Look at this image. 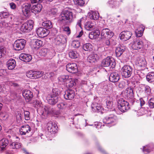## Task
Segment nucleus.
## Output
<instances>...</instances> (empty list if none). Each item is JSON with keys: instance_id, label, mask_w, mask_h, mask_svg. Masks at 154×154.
Wrapping results in <instances>:
<instances>
[{"instance_id": "obj_37", "label": "nucleus", "mask_w": 154, "mask_h": 154, "mask_svg": "<svg viewBox=\"0 0 154 154\" xmlns=\"http://www.w3.org/2000/svg\"><path fill=\"white\" fill-rule=\"evenodd\" d=\"M75 84V83L73 79L69 78L68 80H67L66 81V82L65 84V85L66 87L71 88Z\"/></svg>"}, {"instance_id": "obj_13", "label": "nucleus", "mask_w": 154, "mask_h": 154, "mask_svg": "<svg viewBox=\"0 0 154 154\" xmlns=\"http://www.w3.org/2000/svg\"><path fill=\"white\" fill-rule=\"evenodd\" d=\"M22 94L26 101L27 102L30 101L33 96L32 93L29 90L23 91Z\"/></svg>"}, {"instance_id": "obj_60", "label": "nucleus", "mask_w": 154, "mask_h": 154, "mask_svg": "<svg viewBox=\"0 0 154 154\" xmlns=\"http://www.w3.org/2000/svg\"><path fill=\"white\" fill-rule=\"evenodd\" d=\"M0 15L3 18H6L9 16V13L7 12H2L1 13Z\"/></svg>"}, {"instance_id": "obj_11", "label": "nucleus", "mask_w": 154, "mask_h": 154, "mask_svg": "<svg viewBox=\"0 0 154 154\" xmlns=\"http://www.w3.org/2000/svg\"><path fill=\"white\" fill-rule=\"evenodd\" d=\"M132 35L131 32L128 31H124L120 33L119 37L123 41H126L130 38Z\"/></svg>"}, {"instance_id": "obj_24", "label": "nucleus", "mask_w": 154, "mask_h": 154, "mask_svg": "<svg viewBox=\"0 0 154 154\" xmlns=\"http://www.w3.org/2000/svg\"><path fill=\"white\" fill-rule=\"evenodd\" d=\"M125 47L123 46L120 45L117 47L115 51L116 56L118 57H120L125 50Z\"/></svg>"}, {"instance_id": "obj_27", "label": "nucleus", "mask_w": 154, "mask_h": 154, "mask_svg": "<svg viewBox=\"0 0 154 154\" xmlns=\"http://www.w3.org/2000/svg\"><path fill=\"white\" fill-rule=\"evenodd\" d=\"M116 121L114 116L111 115L110 116L106 117L103 119V122L106 124H111Z\"/></svg>"}, {"instance_id": "obj_51", "label": "nucleus", "mask_w": 154, "mask_h": 154, "mask_svg": "<svg viewBox=\"0 0 154 154\" xmlns=\"http://www.w3.org/2000/svg\"><path fill=\"white\" fill-rule=\"evenodd\" d=\"M5 53V47H0V58L4 56Z\"/></svg>"}, {"instance_id": "obj_20", "label": "nucleus", "mask_w": 154, "mask_h": 154, "mask_svg": "<svg viewBox=\"0 0 154 154\" xmlns=\"http://www.w3.org/2000/svg\"><path fill=\"white\" fill-rule=\"evenodd\" d=\"M109 78L110 82H116L119 80V76L117 72H113L110 74Z\"/></svg>"}, {"instance_id": "obj_64", "label": "nucleus", "mask_w": 154, "mask_h": 154, "mask_svg": "<svg viewBox=\"0 0 154 154\" xmlns=\"http://www.w3.org/2000/svg\"><path fill=\"white\" fill-rule=\"evenodd\" d=\"M8 26V24L4 22H1L0 23V27H6Z\"/></svg>"}, {"instance_id": "obj_17", "label": "nucleus", "mask_w": 154, "mask_h": 154, "mask_svg": "<svg viewBox=\"0 0 154 154\" xmlns=\"http://www.w3.org/2000/svg\"><path fill=\"white\" fill-rule=\"evenodd\" d=\"M31 9L30 4L26 3L22 7V11L25 16H28L30 14Z\"/></svg>"}, {"instance_id": "obj_42", "label": "nucleus", "mask_w": 154, "mask_h": 154, "mask_svg": "<svg viewBox=\"0 0 154 154\" xmlns=\"http://www.w3.org/2000/svg\"><path fill=\"white\" fill-rule=\"evenodd\" d=\"M69 78V76L67 75H62L59 77L58 79L60 82H64V84H65L66 81L68 80Z\"/></svg>"}, {"instance_id": "obj_10", "label": "nucleus", "mask_w": 154, "mask_h": 154, "mask_svg": "<svg viewBox=\"0 0 154 154\" xmlns=\"http://www.w3.org/2000/svg\"><path fill=\"white\" fill-rule=\"evenodd\" d=\"M48 103L52 105H54L59 100L58 97L54 96L51 94H48L46 97Z\"/></svg>"}, {"instance_id": "obj_5", "label": "nucleus", "mask_w": 154, "mask_h": 154, "mask_svg": "<svg viewBox=\"0 0 154 154\" xmlns=\"http://www.w3.org/2000/svg\"><path fill=\"white\" fill-rule=\"evenodd\" d=\"M34 22L32 20H29L24 23L21 26L20 30L23 32H28L33 28Z\"/></svg>"}, {"instance_id": "obj_19", "label": "nucleus", "mask_w": 154, "mask_h": 154, "mask_svg": "<svg viewBox=\"0 0 154 154\" xmlns=\"http://www.w3.org/2000/svg\"><path fill=\"white\" fill-rule=\"evenodd\" d=\"M31 129L29 126L28 125L22 126L20 129V132L21 134L25 135L27 133H29L31 131Z\"/></svg>"}, {"instance_id": "obj_41", "label": "nucleus", "mask_w": 154, "mask_h": 154, "mask_svg": "<svg viewBox=\"0 0 154 154\" xmlns=\"http://www.w3.org/2000/svg\"><path fill=\"white\" fill-rule=\"evenodd\" d=\"M97 55L95 54H91L89 56L88 58V61L90 63L95 62L96 60V56Z\"/></svg>"}, {"instance_id": "obj_63", "label": "nucleus", "mask_w": 154, "mask_h": 154, "mask_svg": "<svg viewBox=\"0 0 154 154\" xmlns=\"http://www.w3.org/2000/svg\"><path fill=\"white\" fill-rule=\"evenodd\" d=\"M57 12V9L56 8L52 9L50 11L51 13L53 15H56Z\"/></svg>"}, {"instance_id": "obj_25", "label": "nucleus", "mask_w": 154, "mask_h": 154, "mask_svg": "<svg viewBox=\"0 0 154 154\" xmlns=\"http://www.w3.org/2000/svg\"><path fill=\"white\" fill-rule=\"evenodd\" d=\"M7 65L9 69L12 70L16 66V62L14 59H10L7 62Z\"/></svg>"}, {"instance_id": "obj_50", "label": "nucleus", "mask_w": 154, "mask_h": 154, "mask_svg": "<svg viewBox=\"0 0 154 154\" xmlns=\"http://www.w3.org/2000/svg\"><path fill=\"white\" fill-rule=\"evenodd\" d=\"M67 104L65 103H61L58 104L57 105L58 108L60 109H62L66 108L67 107Z\"/></svg>"}, {"instance_id": "obj_8", "label": "nucleus", "mask_w": 154, "mask_h": 154, "mask_svg": "<svg viewBox=\"0 0 154 154\" xmlns=\"http://www.w3.org/2000/svg\"><path fill=\"white\" fill-rule=\"evenodd\" d=\"M36 32L39 37L44 38L48 35L49 31L48 30L45 28L40 27L37 29Z\"/></svg>"}, {"instance_id": "obj_6", "label": "nucleus", "mask_w": 154, "mask_h": 154, "mask_svg": "<svg viewBox=\"0 0 154 154\" xmlns=\"http://www.w3.org/2000/svg\"><path fill=\"white\" fill-rule=\"evenodd\" d=\"M26 41L22 39L16 40L14 45V48L16 50L20 51L24 48L26 43Z\"/></svg>"}, {"instance_id": "obj_55", "label": "nucleus", "mask_w": 154, "mask_h": 154, "mask_svg": "<svg viewBox=\"0 0 154 154\" xmlns=\"http://www.w3.org/2000/svg\"><path fill=\"white\" fill-rule=\"evenodd\" d=\"M149 105L151 108H154V98H152L149 101Z\"/></svg>"}, {"instance_id": "obj_36", "label": "nucleus", "mask_w": 154, "mask_h": 154, "mask_svg": "<svg viewBox=\"0 0 154 154\" xmlns=\"http://www.w3.org/2000/svg\"><path fill=\"white\" fill-rule=\"evenodd\" d=\"M49 53V51L48 49L45 48L41 49L39 52L40 55L43 57L46 56Z\"/></svg>"}, {"instance_id": "obj_57", "label": "nucleus", "mask_w": 154, "mask_h": 154, "mask_svg": "<svg viewBox=\"0 0 154 154\" xmlns=\"http://www.w3.org/2000/svg\"><path fill=\"white\" fill-rule=\"evenodd\" d=\"M84 19L83 17L81 18L79 20H78L76 24V26H79L82 29L81 23L83 22Z\"/></svg>"}, {"instance_id": "obj_58", "label": "nucleus", "mask_w": 154, "mask_h": 154, "mask_svg": "<svg viewBox=\"0 0 154 154\" xmlns=\"http://www.w3.org/2000/svg\"><path fill=\"white\" fill-rule=\"evenodd\" d=\"M8 115L5 113H2L0 115V117L3 120H6L8 118Z\"/></svg>"}, {"instance_id": "obj_61", "label": "nucleus", "mask_w": 154, "mask_h": 154, "mask_svg": "<svg viewBox=\"0 0 154 154\" xmlns=\"http://www.w3.org/2000/svg\"><path fill=\"white\" fill-rule=\"evenodd\" d=\"M64 31L66 32L68 35H69L71 33V31L69 27L66 26L64 29Z\"/></svg>"}, {"instance_id": "obj_26", "label": "nucleus", "mask_w": 154, "mask_h": 154, "mask_svg": "<svg viewBox=\"0 0 154 154\" xmlns=\"http://www.w3.org/2000/svg\"><path fill=\"white\" fill-rule=\"evenodd\" d=\"M94 21H88L85 23V29L88 30H91L94 28Z\"/></svg>"}, {"instance_id": "obj_47", "label": "nucleus", "mask_w": 154, "mask_h": 154, "mask_svg": "<svg viewBox=\"0 0 154 154\" xmlns=\"http://www.w3.org/2000/svg\"><path fill=\"white\" fill-rule=\"evenodd\" d=\"M152 148L149 145H147L143 147V151L144 153H149L152 149Z\"/></svg>"}, {"instance_id": "obj_34", "label": "nucleus", "mask_w": 154, "mask_h": 154, "mask_svg": "<svg viewBox=\"0 0 154 154\" xmlns=\"http://www.w3.org/2000/svg\"><path fill=\"white\" fill-rule=\"evenodd\" d=\"M93 46L90 43H86L83 45L82 48L85 51H91L93 50Z\"/></svg>"}, {"instance_id": "obj_30", "label": "nucleus", "mask_w": 154, "mask_h": 154, "mask_svg": "<svg viewBox=\"0 0 154 154\" xmlns=\"http://www.w3.org/2000/svg\"><path fill=\"white\" fill-rule=\"evenodd\" d=\"M44 110L45 113L47 114L54 113L55 111L54 108L51 107L49 106H45L44 108Z\"/></svg>"}, {"instance_id": "obj_44", "label": "nucleus", "mask_w": 154, "mask_h": 154, "mask_svg": "<svg viewBox=\"0 0 154 154\" xmlns=\"http://www.w3.org/2000/svg\"><path fill=\"white\" fill-rule=\"evenodd\" d=\"M144 29V28H143V27H141V29H140V28L137 29L135 32L137 37H140L142 35Z\"/></svg>"}, {"instance_id": "obj_33", "label": "nucleus", "mask_w": 154, "mask_h": 154, "mask_svg": "<svg viewBox=\"0 0 154 154\" xmlns=\"http://www.w3.org/2000/svg\"><path fill=\"white\" fill-rule=\"evenodd\" d=\"M146 79L149 82H154V72H149L146 76Z\"/></svg>"}, {"instance_id": "obj_1", "label": "nucleus", "mask_w": 154, "mask_h": 154, "mask_svg": "<svg viewBox=\"0 0 154 154\" xmlns=\"http://www.w3.org/2000/svg\"><path fill=\"white\" fill-rule=\"evenodd\" d=\"M58 21L63 25H69L73 21V13L68 10L63 11L59 17Z\"/></svg>"}, {"instance_id": "obj_38", "label": "nucleus", "mask_w": 154, "mask_h": 154, "mask_svg": "<svg viewBox=\"0 0 154 154\" xmlns=\"http://www.w3.org/2000/svg\"><path fill=\"white\" fill-rule=\"evenodd\" d=\"M109 6L111 8H115L119 5V2H115L112 0H109L108 2Z\"/></svg>"}, {"instance_id": "obj_54", "label": "nucleus", "mask_w": 154, "mask_h": 154, "mask_svg": "<svg viewBox=\"0 0 154 154\" xmlns=\"http://www.w3.org/2000/svg\"><path fill=\"white\" fill-rule=\"evenodd\" d=\"M126 85V82L123 80L119 82V86L120 88H123L125 87Z\"/></svg>"}, {"instance_id": "obj_3", "label": "nucleus", "mask_w": 154, "mask_h": 154, "mask_svg": "<svg viewBox=\"0 0 154 154\" xmlns=\"http://www.w3.org/2000/svg\"><path fill=\"white\" fill-rule=\"evenodd\" d=\"M133 69L129 65H124L121 69V72L122 75L125 78L130 77L132 73Z\"/></svg>"}, {"instance_id": "obj_39", "label": "nucleus", "mask_w": 154, "mask_h": 154, "mask_svg": "<svg viewBox=\"0 0 154 154\" xmlns=\"http://www.w3.org/2000/svg\"><path fill=\"white\" fill-rule=\"evenodd\" d=\"M42 25L43 26L49 29L52 27V23L50 21H45L42 23Z\"/></svg>"}, {"instance_id": "obj_4", "label": "nucleus", "mask_w": 154, "mask_h": 154, "mask_svg": "<svg viewBox=\"0 0 154 154\" xmlns=\"http://www.w3.org/2000/svg\"><path fill=\"white\" fill-rule=\"evenodd\" d=\"M101 65L103 66H109L110 68L113 69L115 66L116 63L112 57H108L102 60Z\"/></svg>"}, {"instance_id": "obj_62", "label": "nucleus", "mask_w": 154, "mask_h": 154, "mask_svg": "<svg viewBox=\"0 0 154 154\" xmlns=\"http://www.w3.org/2000/svg\"><path fill=\"white\" fill-rule=\"evenodd\" d=\"M84 4V2L82 0H79L77 1V2H76L75 3V4L78 5H80L81 6H83Z\"/></svg>"}, {"instance_id": "obj_45", "label": "nucleus", "mask_w": 154, "mask_h": 154, "mask_svg": "<svg viewBox=\"0 0 154 154\" xmlns=\"http://www.w3.org/2000/svg\"><path fill=\"white\" fill-rule=\"evenodd\" d=\"M22 114L20 112L18 111L16 113V117L17 123H20L22 122Z\"/></svg>"}, {"instance_id": "obj_43", "label": "nucleus", "mask_w": 154, "mask_h": 154, "mask_svg": "<svg viewBox=\"0 0 154 154\" xmlns=\"http://www.w3.org/2000/svg\"><path fill=\"white\" fill-rule=\"evenodd\" d=\"M69 57L72 58H76L79 56V54L77 52L75 51H71L69 53Z\"/></svg>"}, {"instance_id": "obj_52", "label": "nucleus", "mask_w": 154, "mask_h": 154, "mask_svg": "<svg viewBox=\"0 0 154 154\" xmlns=\"http://www.w3.org/2000/svg\"><path fill=\"white\" fill-rule=\"evenodd\" d=\"M33 74V71L32 70L29 71L26 73V76L28 78L30 79H33L34 76Z\"/></svg>"}, {"instance_id": "obj_49", "label": "nucleus", "mask_w": 154, "mask_h": 154, "mask_svg": "<svg viewBox=\"0 0 154 154\" xmlns=\"http://www.w3.org/2000/svg\"><path fill=\"white\" fill-rule=\"evenodd\" d=\"M42 8V5L40 4H38L35 6L34 11L37 13H39L41 11Z\"/></svg>"}, {"instance_id": "obj_14", "label": "nucleus", "mask_w": 154, "mask_h": 154, "mask_svg": "<svg viewBox=\"0 0 154 154\" xmlns=\"http://www.w3.org/2000/svg\"><path fill=\"white\" fill-rule=\"evenodd\" d=\"M43 44L42 42L38 39H33L30 43L31 47L33 48L38 49L41 47Z\"/></svg>"}, {"instance_id": "obj_23", "label": "nucleus", "mask_w": 154, "mask_h": 154, "mask_svg": "<svg viewBox=\"0 0 154 154\" xmlns=\"http://www.w3.org/2000/svg\"><path fill=\"white\" fill-rule=\"evenodd\" d=\"M136 65L140 67H145L146 64L145 60L143 58L138 57L136 62Z\"/></svg>"}, {"instance_id": "obj_7", "label": "nucleus", "mask_w": 154, "mask_h": 154, "mask_svg": "<svg viewBox=\"0 0 154 154\" xmlns=\"http://www.w3.org/2000/svg\"><path fill=\"white\" fill-rule=\"evenodd\" d=\"M46 128L48 131L52 134L57 132L58 127L56 124L50 121L47 123Z\"/></svg>"}, {"instance_id": "obj_35", "label": "nucleus", "mask_w": 154, "mask_h": 154, "mask_svg": "<svg viewBox=\"0 0 154 154\" xmlns=\"http://www.w3.org/2000/svg\"><path fill=\"white\" fill-rule=\"evenodd\" d=\"M10 147L13 149H18L21 147V144L17 142H12L10 144Z\"/></svg>"}, {"instance_id": "obj_40", "label": "nucleus", "mask_w": 154, "mask_h": 154, "mask_svg": "<svg viewBox=\"0 0 154 154\" xmlns=\"http://www.w3.org/2000/svg\"><path fill=\"white\" fill-rule=\"evenodd\" d=\"M33 72L34 76L33 79H36L40 78L42 76L44 73V72H42L36 71H33Z\"/></svg>"}, {"instance_id": "obj_18", "label": "nucleus", "mask_w": 154, "mask_h": 154, "mask_svg": "<svg viewBox=\"0 0 154 154\" xmlns=\"http://www.w3.org/2000/svg\"><path fill=\"white\" fill-rule=\"evenodd\" d=\"M74 91L72 90H69L65 91L64 96L65 99L70 100L74 98Z\"/></svg>"}, {"instance_id": "obj_46", "label": "nucleus", "mask_w": 154, "mask_h": 154, "mask_svg": "<svg viewBox=\"0 0 154 154\" xmlns=\"http://www.w3.org/2000/svg\"><path fill=\"white\" fill-rule=\"evenodd\" d=\"M60 94V91L58 89L55 88L53 89L52 92L50 94L54 96L58 97Z\"/></svg>"}, {"instance_id": "obj_12", "label": "nucleus", "mask_w": 154, "mask_h": 154, "mask_svg": "<svg viewBox=\"0 0 154 154\" xmlns=\"http://www.w3.org/2000/svg\"><path fill=\"white\" fill-rule=\"evenodd\" d=\"M66 69L69 72L75 73L78 71L77 67L75 63H69L66 65Z\"/></svg>"}, {"instance_id": "obj_29", "label": "nucleus", "mask_w": 154, "mask_h": 154, "mask_svg": "<svg viewBox=\"0 0 154 154\" xmlns=\"http://www.w3.org/2000/svg\"><path fill=\"white\" fill-rule=\"evenodd\" d=\"M125 94L128 97L132 98L133 97L134 93L132 88L130 87H128L125 92Z\"/></svg>"}, {"instance_id": "obj_22", "label": "nucleus", "mask_w": 154, "mask_h": 154, "mask_svg": "<svg viewBox=\"0 0 154 154\" xmlns=\"http://www.w3.org/2000/svg\"><path fill=\"white\" fill-rule=\"evenodd\" d=\"M92 111L95 112H100L102 114L103 108L102 106L97 103L93 104L91 106Z\"/></svg>"}, {"instance_id": "obj_28", "label": "nucleus", "mask_w": 154, "mask_h": 154, "mask_svg": "<svg viewBox=\"0 0 154 154\" xmlns=\"http://www.w3.org/2000/svg\"><path fill=\"white\" fill-rule=\"evenodd\" d=\"M100 34V31L96 30L91 32L89 35V37L91 39H95L97 38Z\"/></svg>"}, {"instance_id": "obj_9", "label": "nucleus", "mask_w": 154, "mask_h": 154, "mask_svg": "<svg viewBox=\"0 0 154 154\" xmlns=\"http://www.w3.org/2000/svg\"><path fill=\"white\" fill-rule=\"evenodd\" d=\"M143 46V42L138 39L136 38L134 40L131 47L134 50H138L142 48Z\"/></svg>"}, {"instance_id": "obj_15", "label": "nucleus", "mask_w": 154, "mask_h": 154, "mask_svg": "<svg viewBox=\"0 0 154 154\" xmlns=\"http://www.w3.org/2000/svg\"><path fill=\"white\" fill-rule=\"evenodd\" d=\"M101 35L103 37L107 38H111L113 35V33L108 28L103 29L101 31Z\"/></svg>"}, {"instance_id": "obj_2", "label": "nucleus", "mask_w": 154, "mask_h": 154, "mask_svg": "<svg viewBox=\"0 0 154 154\" xmlns=\"http://www.w3.org/2000/svg\"><path fill=\"white\" fill-rule=\"evenodd\" d=\"M117 105L119 109L122 112L127 111L130 108L128 102L123 98H120L118 100Z\"/></svg>"}, {"instance_id": "obj_53", "label": "nucleus", "mask_w": 154, "mask_h": 154, "mask_svg": "<svg viewBox=\"0 0 154 154\" xmlns=\"http://www.w3.org/2000/svg\"><path fill=\"white\" fill-rule=\"evenodd\" d=\"M24 114L25 119L26 120H29L30 119L29 112V111H24Z\"/></svg>"}, {"instance_id": "obj_59", "label": "nucleus", "mask_w": 154, "mask_h": 154, "mask_svg": "<svg viewBox=\"0 0 154 154\" xmlns=\"http://www.w3.org/2000/svg\"><path fill=\"white\" fill-rule=\"evenodd\" d=\"M6 70L4 69H0V76H4L6 75Z\"/></svg>"}, {"instance_id": "obj_48", "label": "nucleus", "mask_w": 154, "mask_h": 154, "mask_svg": "<svg viewBox=\"0 0 154 154\" xmlns=\"http://www.w3.org/2000/svg\"><path fill=\"white\" fill-rule=\"evenodd\" d=\"M80 43L78 40H74L73 41L72 43V46L75 48H79L80 45Z\"/></svg>"}, {"instance_id": "obj_16", "label": "nucleus", "mask_w": 154, "mask_h": 154, "mask_svg": "<svg viewBox=\"0 0 154 154\" xmlns=\"http://www.w3.org/2000/svg\"><path fill=\"white\" fill-rule=\"evenodd\" d=\"M67 41V38L65 36L61 35L58 36L54 39V43L57 45H59L60 44H64L66 43Z\"/></svg>"}, {"instance_id": "obj_21", "label": "nucleus", "mask_w": 154, "mask_h": 154, "mask_svg": "<svg viewBox=\"0 0 154 154\" xmlns=\"http://www.w3.org/2000/svg\"><path fill=\"white\" fill-rule=\"evenodd\" d=\"M19 58L20 60L26 62H29L32 59V57L31 55L25 53L21 54Z\"/></svg>"}, {"instance_id": "obj_32", "label": "nucleus", "mask_w": 154, "mask_h": 154, "mask_svg": "<svg viewBox=\"0 0 154 154\" xmlns=\"http://www.w3.org/2000/svg\"><path fill=\"white\" fill-rule=\"evenodd\" d=\"M90 18L91 19L97 20L99 17V14L97 12L93 11L89 14Z\"/></svg>"}, {"instance_id": "obj_56", "label": "nucleus", "mask_w": 154, "mask_h": 154, "mask_svg": "<svg viewBox=\"0 0 154 154\" xmlns=\"http://www.w3.org/2000/svg\"><path fill=\"white\" fill-rule=\"evenodd\" d=\"M106 107L109 109H111L113 106V103L110 101H107L106 103Z\"/></svg>"}, {"instance_id": "obj_31", "label": "nucleus", "mask_w": 154, "mask_h": 154, "mask_svg": "<svg viewBox=\"0 0 154 154\" xmlns=\"http://www.w3.org/2000/svg\"><path fill=\"white\" fill-rule=\"evenodd\" d=\"M8 143V140L6 138H4L0 141V147L2 150L6 146Z\"/></svg>"}]
</instances>
